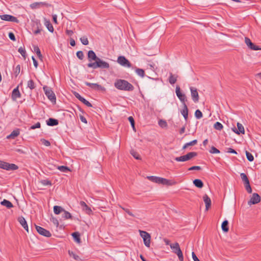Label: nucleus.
I'll return each mask as SVG.
<instances>
[{
	"instance_id": "9d476101",
	"label": "nucleus",
	"mask_w": 261,
	"mask_h": 261,
	"mask_svg": "<svg viewBox=\"0 0 261 261\" xmlns=\"http://www.w3.org/2000/svg\"><path fill=\"white\" fill-rule=\"evenodd\" d=\"M35 225V227L37 231L41 235L46 237H50L51 236V233L47 230L44 229V228L37 226L36 225Z\"/></svg>"
},
{
	"instance_id": "c03bdc74",
	"label": "nucleus",
	"mask_w": 261,
	"mask_h": 261,
	"mask_svg": "<svg viewBox=\"0 0 261 261\" xmlns=\"http://www.w3.org/2000/svg\"><path fill=\"white\" fill-rule=\"evenodd\" d=\"M170 248L173 249V252L174 253V251H176V249H178V248H180L179 244L178 243H175L173 244H170Z\"/></svg>"
},
{
	"instance_id": "c85d7f7f",
	"label": "nucleus",
	"mask_w": 261,
	"mask_h": 261,
	"mask_svg": "<svg viewBox=\"0 0 261 261\" xmlns=\"http://www.w3.org/2000/svg\"><path fill=\"white\" fill-rule=\"evenodd\" d=\"M177 75H173L171 73L169 77V82L172 85L175 84L177 81Z\"/></svg>"
},
{
	"instance_id": "603ef678",
	"label": "nucleus",
	"mask_w": 261,
	"mask_h": 261,
	"mask_svg": "<svg viewBox=\"0 0 261 261\" xmlns=\"http://www.w3.org/2000/svg\"><path fill=\"white\" fill-rule=\"evenodd\" d=\"M20 66L19 65H18L16 66V67L15 69L14 72V74H15V77H17L18 76V75L20 73Z\"/></svg>"
},
{
	"instance_id": "423d86ee",
	"label": "nucleus",
	"mask_w": 261,
	"mask_h": 261,
	"mask_svg": "<svg viewBox=\"0 0 261 261\" xmlns=\"http://www.w3.org/2000/svg\"><path fill=\"white\" fill-rule=\"evenodd\" d=\"M175 93L177 97L182 103V106H184V104H186V102L187 101L186 95L185 94L181 92L180 88L178 85L176 87Z\"/></svg>"
},
{
	"instance_id": "09e8293b",
	"label": "nucleus",
	"mask_w": 261,
	"mask_h": 261,
	"mask_svg": "<svg viewBox=\"0 0 261 261\" xmlns=\"http://www.w3.org/2000/svg\"><path fill=\"white\" fill-rule=\"evenodd\" d=\"M210 152L212 154L219 153L220 151L214 146H212L210 150Z\"/></svg>"
},
{
	"instance_id": "c9c22d12",
	"label": "nucleus",
	"mask_w": 261,
	"mask_h": 261,
	"mask_svg": "<svg viewBox=\"0 0 261 261\" xmlns=\"http://www.w3.org/2000/svg\"><path fill=\"white\" fill-rule=\"evenodd\" d=\"M136 72L139 76H141V77H143L145 76L144 70L142 69L136 68Z\"/></svg>"
},
{
	"instance_id": "2eb2a0df",
	"label": "nucleus",
	"mask_w": 261,
	"mask_h": 261,
	"mask_svg": "<svg viewBox=\"0 0 261 261\" xmlns=\"http://www.w3.org/2000/svg\"><path fill=\"white\" fill-rule=\"evenodd\" d=\"M18 88L19 86L14 89L12 91L11 97L12 99L14 100H15L17 98H20L21 97V94L19 91Z\"/></svg>"
},
{
	"instance_id": "58836bf2",
	"label": "nucleus",
	"mask_w": 261,
	"mask_h": 261,
	"mask_svg": "<svg viewBox=\"0 0 261 261\" xmlns=\"http://www.w3.org/2000/svg\"><path fill=\"white\" fill-rule=\"evenodd\" d=\"M130 154L136 159H137V160H141V157H140L139 154L137 152L135 151L134 150H132L130 151Z\"/></svg>"
},
{
	"instance_id": "0e129e2a",
	"label": "nucleus",
	"mask_w": 261,
	"mask_h": 261,
	"mask_svg": "<svg viewBox=\"0 0 261 261\" xmlns=\"http://www.w3.org/2000/svg\"><path fill=\"white\" fill-rule=\"evenodd\" d=\"M73 94L74 96L76 98H77L80 101L83 98V97L81 96V95L76 92H74Z\"/></svg>"
},
{
	"instance_id": "f3484780",
	"label": "nucleus",
	"mask_w": 261,
	"mask_h": 261,
	"mask_svg": "<svg viewBox=\"0 0 261 261\" xmlns=\"http://www.w3.org/2000/svg\"><path fill=\"white\" fill-rule=\"evenodd\" d=\"M18 222L21 225V226L23 227V228L29 233V227L28 226L27 222L24 219V218L22 216H21L18 218Z\"/></svg>"
},
{
	"instance_id": "8fccbe9b",
	"label": "nucleus",
	"mask_w": 261,
	"mask_h": 261,
	"mask_svg": "<svg viewBox=\"0 0 261 261\" xmlns=\"http://www.w3.org/2000/svg\"><path fill=\"white\" fill-rule=\"evenodd\" d=\"M80 101L88 107H92V104L84 97Z\"/></svg>"
},
{
	"instance_id": "a18cd8bd",
	"label": "nucleus",
	"mask_w": 261,
	"mask_h": 261,
	"mask_svg": "<svg viewBox=\"0 0 261 261\" xmlns=\"http://www.w3.org/2000/svg\"><path fill=\"white\" fill-rule=\"evenodd\" d=\"M40 182L43 186H51V182L48 179H43L40 181Z\"/></svg>"
},
{
	"instance_id": "ea45409f",
	"label": "nucleus",
	"mask_w": 261,
	"mask_h": 261,
	"mask_svg": "<svg viewBox=\"0 0 261 261\" xmlns=\"http://www.w3.org/2000/svg\"><path fill=\"white\" fill-rule=\"evenodd\" d=\"M246 155L247 160L249 162H253L254 160V157L253 155L248 151H246Z\"/></svg>"
},
{
	"instance_id": "864d4df0",
	"label": "nucleus",
	"mask_w": 261,
	"mask_h": 261,
	"mask_svg": "<svg viewBox=\"0 0 261 261\" xmlns=\"http://www.w3.org/2000/svg\"><path fill=\"white\" fill-rule=\"evenodd\" d=\"M8 163L0 160V168L6 170Z\"/></svg>"
},
{
	"instance_id": "a878e982",
	"label": "nucleus",
	"mask_w": 261,
	"mask_h": 261,
	"mask_svg": "<svg viewBox=\"0 0 261 261\" xmlns=\"http://www.w3.org/2000/svg\"><path fill=\"white\" fill-rule=\"evenodd\" d=\"M221 228L224 232H227L229 230L228 221L226 220H224L221 225Z\"/></svg>"
},
{
	"instance_id": "e2e57ef3",
	"label": "nucleus",
	"mask_w": 261,
	"mask_h": 261,
	"mask_svg": "<svg viewBox=\"0 0 261 261\" xmlns=\"http://www.w3.org/2000/svg\"><path fill=\"white\" fill-rule=\"evenodd\" d=\"M176 249V251H174V253L176 254L178 256L182 255V252L180 248H178Z\"/></svg>"
},
{
	"instance_id": "bf43d9fd",
	"label": "nucleus",
	"mask_w": 261,
	"mask_h": 261,
	"mask_svg": "<svg viewBox=\"0 0 261 261\" xmlns=\"http://www.w3.org/2000/svg\"><path fill=\"white\" fill-rule=\"evenodd\" d=\"M201 169V167L200 166H192L190 168H189L188 169V170L189 171H191V170H200Z\"/></svg>"
},
{
	"instance_id": "9b49d317",
	"label": "nucleus",
	"mask_w": 261,
	"mask_h": 261,
	"mask_svg": "<svg viewBox=\"0 0 261 261\" xmlns=\"http://www.w3.org/2000/svg\"><path fill=\"white\" fill-rule=\"evenodd\" d=\"M0 18L2 20L11 22H14L16 23H19V20L18 19L12 15L9 14H4L0 15Z\"/></svg>"
},
{
	"instance_id": "1a4fd4ad",
	"label": "nucleus",
	"mask_w": 261,
	"mask_h": 261,
	"mask_svg": "<svg viewBox=\"0 0 261 261\" xmlns=\"http://www.w3.org/2000/svg\"><path fill=\"white\" fill-rule=\"evenodd\" d=\"M190 89L193 101L195 103L198 102L199 99V96L197 91V89L193 87H190Z\"/></svg>"
},
{
	"instance_id": "a19ab883",
	"label": "nucleus",
	"mask_w": 261,
	"mask_h": 261,
	"mask_svg": "<svg viewBox=\"0 0 261 261\" xmlns=\"http://www.w3.org/2000/svg\"><path fill=\"white\" fill-rule=\"evenodd\" d=\"M27 86L30 89L33 90L35 88V83L32 80H30L28 82Z\"/></svg>"
},
{
	"instance_id": "20e7f679",
	"label": "nucleus",
	"mask_w": 261,
	"mask_h": 261,
	"mask_svg": "<svg viewBox=\"0 0 261 261\" xmlns=\"http://www.w3.org/2000/svg\"><path fill=\"white\" fill-rule=\"evenodd\" d=\"M197 155L196 152H190L186 155H182L179 157H176L175 160L177 162H186L190 160L193 158Z\"/></svg>"
},
{
	"instance_id": "ddd939ff",
	"label": "nucleus",
	"mask_w": 261,
	"mask_h": 261,
	"mask_svg": "<svg viewBox=\"0 0 261 261\" xmlns=\"http://www.w3.org/2000/svg\"><path fill=\"white\" fill-rule=\"evenodd\" d=\"M245 42L246 44V45L248 46V47L253 50H258L260 49L261 48L259 47L258 46L254 45L251 41V40L248 38L245 37Z\"/></svg>"
},
{
	"instance_id": "393cba45",
	"label": "nucleus",
	"mask_w": 261,
	"mask_h": 261,
	"mask_svg": "<svg viewBox=\"0 0 261 261\" xmlns=\"http://www.w3.org/2000/svg\"><path fill=\"white\" fill-rule=\"evenodd\" d=\"M193 184L195 187L198 188H202L204 185L203 182L201 179H195L193 181Z\"/></svg>"
},
{
	"instance_id": "69168bd1",
	"label": "nucleus",
	"mask_w": 261,
	"mask_h": 261,
	"mask_svg": "<svg viewBox=\"0 0 261 261\" xmlns=\"http://www.w3.org/2000/svg\"><path fill=\"white\" fill-rule=\"evenodd\" d=\"M34 51L36 53L37 55L41 54L40 50L38 46H34Z\"/></svg>"
},
{
	"instance_id": "bb28decb",
	"label": "nucleus",
	"mask_w": 261,
	"mask_h": 261,
	"mask_svg": "<svg viewBox=\"0 0 261 261\" xmlns=\"http://www.w3.org/2000/svg\"><path fill=\"white\" fill-rule=\"evenodd\" d=\"M147 178L150 180V181L157 183L160 184V182L161 181V178L160 177L155 176H147Z\"/></svg>"
},
{
	"instance_id": "37998d69",
	"label": "nucleus",
	"mask_w": 261,
	"mask_h": 261,
	"mask_svg": "<svg viewBox=\"0 0 261 261\" xmlns=\"http://www.w3.org/2000/svg\"><path fill=\"white\" fill-rule=\"evenodd\" d=\"M80 40L83 45H87L89 44V41L86 36H83L80 38Z\"/></svg>"
},
{
	"instance_id": "de8ad7c7",
	"label": "nucleus",
	"mask_w": 261,
	"mask_h": 261,
	"mask_svg": "<svg viewBox=\"0 0 261 261\" xmlns=\"http://www.w3.org/2000/svg\"><path fill=\"white\" fill-rule=\"evenodd\" d=\"M159 125L161 127H166L167 126V122L165 121V120H160L159 121Z\"/></svg>"
},
{
	"instance_id": "aec40b11",
	"label": "nucleus",
	"mask_w": 261,
	"mask_h": 261,
	"mask_svg": "<svg viewBox=\"0 0 261 261\" xmlns=\"http://www.w3.org/2000/svg\"><path fill=\"white\" fill-rule=\"evenodd\" d=\"M46 124L48 126H54L59 124V121L56 119L49 118L46 120Z\"/></svg>"
},
{
	"instance_id": "6e6d98bb",
	"label": "nucleus",
	"mask_w": 261,
	"mask_h": 261,
	"mask_svg": "<svg viewBox=\"0 0 261 261\" xmlns=\"http://www.w3.org/2000/svg\"><path fill=\"white\" fill-rule=\"evenodd\" d=\"M41 127V124L40 122H38L37 123H36L34 125H32L30 128V129H35L36 128H39Z\"/></svg>"
},
{
	"instance_id": "dca6fc26",
	"label": "nucleus",
	"mask_w": 261,
	"mask_h": 261,
	"mask_svg": "<svg viewBox=\"0 0 261 261\" xmlns=\"http://www.w3.org/2000/svg\"><path fill=\"white\" fill-rule=\"evenodd\" d=\"M237 127H238V128H236L234 127L232 129L233 131L235 133H236L238 135H239L241 133L244 134L245 130H244V126H243V125L242 124L238 122L237 123Z\"/></svg>"
},
{
	"instance_id": "412c9836",
	"label": "nucleus",
	"mask_w": 261,
	"mask_h": 261,
	"mask_svg": "<svg viewBox=\"0 0 261 261\" xmlns=\"http://www.w3.org/2000/svg\"><path fill=\"white\" fill-rule=\"evenodd\" d=\"M20 134L19 129L17 128L13 130L11 133L7 136V138L8 139H14L16 137H17Z\"/></svg>"
},
{
	"instance_id": "4be33fe9",
	"label": "nucleus",
	"mask_w": 261,
	"mask_h": 261,
	"mask_svg": "<svg viewBox=\"0 0 261 261\" xmlns=\"http://www.w3.org/2000/svg\"><path fill=\"white\" fill-rule=\"evenodd\" d=\"M80 204L83 208V210L85 211L86 213L90 214L92 213V210L90 207H89L84 201H81Z\"/></svg>"
},
{
	"instance_id": "b1692460",
	"label": "nucleus",
	"mask_w": 261,
	"mask_h": 261,
	"mask_svg": "<svg viewBox=\"0 0 261 261\" xmlns=\"http://www.w3.org/2000/svg\"><path fill=\"white\" fill-rule=\"evenodd\" d=\"M1 204L8 208H10L13 207V205L12 202L6 199H4L1 201Z\"/></svg>"
},
{
	"instance_id": "a211bd4d",
	"label": "nucleus",
	"mask_w": 261,
	"mask_h": 261,
	"mask_svg": "<svg viewBox=\"0 0 261 261\" xmlns=\"http://www.w3.org/2000/svg\"><path fill=\"white\" fill-rule=\"evenodd\" d=\"M203 201L205 204V209L207 211L211 206V200L207 195L205 194L203 197Z\"/></svg>"
},
{
	"instance_id": "79ce46f5",
	"label": "nucleus",
	"mask_w": 261,
	"mask_h": 261,
	"mask_svg": "<svg viewBox=\"0 0 261 261\" xmlns=\"http://www.w3.org/2000/svg\"><path fill=\"white\" fill-rule=\"evenodd\" d=\"M195 116L197 119H199L203 116L202 113L199 110H196L195 112Z\"/></svg>"
},
{
	"instance_id": "f704fd0d",
	"label": "nucleus",
	"mask_w": 261,
	"mask_h": 261,
	"mask_svg": "<svg viewBox=\"0 0 261 261\" xmlns=\"http://www.w3.org/2000/svg\"><path fill=\"white\" fill-rule=\"evenodd\" d=\"M44 5V3L42 2H35L34 3H32L30 5V7L34 9L39 8L40 5Z\"/></svg>"
},
{
	"instance_id": "6ab92c4d",
	"label": "nucleus",
	"mask_w": 261,
	"mask_h": 261,
	"mask_svg": "<svg viewBox=\"0 0 261 261\" xmlns=\"http://www.w3.org/2000/svg\"><path fill=\"white\" fill-rule=\"evenodd\" d=\"M188 108L186 104H184L183 106V109L180 111L181 115L184 117L186 121H187L188 118Z\"/></svg>"
},
{
	"instance_id": "7c9ffc66",
	"label": "nucleus",
	"mask_w": 261,
	"mask_h": 261,
	"mask_svg": "<svg viewBox=\"0 0 261 261\" xmlns=\"http://www.w3.org/2000/svg\"><path fill=\"white\" fill-rule=\"evenodd\" d=\"M18 169L17 165L14 164H10L8 163L6 170H15Z\"/></svg>"
},
{
	"instance_id": "6e6552de",
	"label": "nucleus",
	"mask_w": 261,
	"mask_h": 261,
	"mask_svg": "<svg viewBox=\"0 0 261 261\" xmlns=\"http://www.w3.org/2000/svg\"><path fill=\"white\" fill-rule=\"evenodd\" d=\"M85 84L86 85L90 87L91 89L96 91H105L106 89L101 85H99L97 83H91L88 82H85Z\"/></svg>"
},
{
	"instance_id": "5701e85b",
	"label": "nucleus",
	"mask_w": 261,
	"mask_h": 261,
	"mask_svg": "<svg viewBox=\"0 0 261 261\" xmlns=\"http://www.w3.org/2000/svg\"><path fill=\"white\" fill-rule=\"evenodd\" d=\"M44 24L50 32L53 33L54 32V30L53 26L51 24L49 20H47L46 18H44Z\"/></svg>"
},
{
	"instance_id": "680f3d73",
	"label": "nucleus",
	"mask_w": 261,
	"mask_h": 261,
	"mask_svg": "<svg viewBox=\"0 0 261 261\" xmlns=\"http://www.w3.org/2000/svg\"><path fill=\"white\" fill-rule=\"evenodd\" d=\"M8 36H9V38L12 41H16V38H15V35L12 32H10L8 34Z\"/></svg>"
},
{
	"instance_id": "4c0bfd02",
	"label": "nucleus",
	"mask_w": 261,
	"mask_h": 261,
	"mask_svg": "<svg viewBox=\"0 0 261 261\" xmlns=\"http://www.w3.org/2000/svg\"><path fill=\"white\" fill-rule=\"evenodd\" d=\"M214 127L219 130H221L223 128V125L219 122H216L214 125Z\"/></svg>"
},
{
	"instance_id": "cd10ccee",
	"label": "nucleus",
	"mask_w": 261,
	"mask_h": 261,
	"mask_svg": "<svg viewBox=\"0 0 261 261\" xmlns=\"http://www.w3.org/2000/svg\"><path fill=\"white\" fill-rule=\"evenodd\" d=\"M64 211V209L60 206L55 205L54 206V212L56 215H59Z\"/></svg>"
},
{
	"instance_id": "13d9d810",
	"label": "nucleus",
	"mask_w": 261,
	"mask_h": 261,
	"mask_svg": "<svg viewBox=\"0 0 261 261\" xmlns=\"http://www.w3.org/2000/svg\"><path fill=\"white\" fill-rule=\"evenodd\" d=\"M50 221L56 226V227H58L59 226V221L56 218L52 217L50 219Z\"/></svg>"
},
{
	"instance_id": "39448f33",
	"label": "nucleus",
	"mask_w": 261,
	"mask_h": 261,
	"mask_svg": "<svg viewBox=\"0 0 261 261\" xmlns=\"http://www.w3.org/2000/svg\"><path fill=\"white\" fill-rule=\"evenodd\" d=\"M140 236L142 238L144 244L147 247H150L151 236L150 234L144 230H139Z\"/></svg>"
},
{
	"instance_id": "49530a36",
	"label": "nucleus",
	"mask_w": 261,
	"mask_h": 261,
	"mask_svg": "<svg viewBox=\"0 0 261 261\" xmlns=\"http://www.w3.org/2000/svg\"><path fill=\"white\" fill-rule=\"evenodd\" d=\"M18 52L21 55V56L25 59L26 57V51L24 48H23L22 47H20L18 48Z\"/></svg>"
},
{
	"instance_id": "473e14b6",
	"label": "nucleus",
	"mask_w": 261,
	"mask_h": 261,
	"mask_svg": "<svg viewBox=\"0 0 261 261\" xmlns=\"http://www.w3.org/2000/svg\"><path fill=\"white\" fill-rule=\"evenodd\" d=\"M57 169L62 172H67L70 171L69 168L66 166H59L57 167Z\"/></svg>"
},
{
	"instance_id": "72a5a7b5",
	"label": "nucleus",
	"mask_w": 261,
	"mask_h": 261,
	"mask_svg": "<svg viewBox=\"0 0 261 261\" xmlns=\"http://www.w3.org/2000/svg\"><path fill=\"white\" fill-rule=\"evenodd\" d=\"M63 214H62V218L68 219H72V216H71V214L69 213L68 212L65 211L64 210V211L63 212Z\"/></svg>"
},
{
	"instance_id": "052dcab7",
	"label": "nucleus",
	"mask_w": 261,
	"mask_h": 261,
	"mask_svg": "<svg viewBox=\"0 0 261 261\" xmlns=\"http://www.w3.org/2000/svg\"><path fill=\"white\" fill-rule=\"evenodd\" d=\"M120 207L124 210L126 213H127L129 216H131L132 217H134V214L129 211V209L124 208L121 206H120Z\"/></svg>"
},
{
	"instance_id": "7ed1b4c3",
	"label": "nucleus",
	"mask_w": 261,
	"mask_h": 261,
	"mask_svg": "<svg viewBox=\"0 0 261 261\" xmlns=\"http://www.w3.org/2000/svg\"><path fill=\"white\" fill-rule=\"evenodd\" d=\"M43 89L44 90L45 95L47 97V98L53 103H56V97L51 89L50 87H47V86H44L43 87Z\"/></svg>"
},
{
	"instance_id": "0eeeda50",
	"label": "nucleus",
	"mask_w": 261,
	"mask_h": 261,
	"mask_svg": "<svg viewBox=\"0 0 261 261\" xmlns=\"http://www.w3.org/2000/svg\"><path fill=\"white\" fill-rule=\"evenodd\" d=\"M117 62L123 67L130 68L132 66L130 62L124 56H121L118 57Z\"/></svg>"
},
{
	"instance_id": "3c124183",
	"label": "nucleus",
	"mask_w": 261,
	"mask_h": 261,
	"mask_svg": "<svg viewBox=\"0 0 261 261\" xmlns=\"http://www.w3.org/2000/svg\"><path fill=\"white\" fill-rule=\"evenodd\" d=\"M76 56L80 60H82L84 57L83 52L81 50L77 51L76 52Z\"/></svg>"
},
{
	"instance_id": "4d7b16f0",
	"label": "nucleus",
	"mask_w": 261,
	"mask_h": 261,
	"mask_svg": "<svg viewBox=\"0 0 261 261\" xmlns=\"http://www.w3.org/2000/svg\"><path fill=\"white\" fill-rule=\"evenodd\" d=\"M41 143L46 146H49L50 145V143L49 141L46 140L44 139H41Z\"/></svg>"
},
{
	"instance_id": "5fc2aeb1",
	"label": "nucleus",
	"mask_w": 261,
	"mask_h": 261,
	"mask_svg": "<svg viewBox=\"0 0 261 261\" xmlns=\"http://www.w3.org/2000/svg\"><path fill=\"white\" fill-rule=\"evenodd\" d=\"M245 189L248 193H252V189L250 185V182L244 185Z\"/></svg>"
},
{
	"instance_id": "f257e3e1",
	"label": "nucleus",
	"mask_w": 261,
	"mask_h": 261,
	"mask_svg": "<svg viewBox=\"0 0 261 261\" xmlns=\"http://www.w3.org/2000/svg\"><path fill=\"white\" fill-rule=\"evenodd\" d=\"M114 85L116 89L119 90L133 91L134 90V86L125 80L116 79Z\"/></svg>"
},
{
	"instance_id": "e433bc0d",
	"label": "nucleus",
	"mask_w": 261,
	"mask_h": 261,
	"mask_svg": "<svg viewBox=\"0 0 261 261\" xmlns=\"http://www.w3.org/2000/svg\"><path fill=\"white\" fill-rule=\"evenodd\" d=\"M68 254L70 257H73L75 260H80V257L77 255H76L75 253H74L73 251L69 250Z\"/></svg>"
},
{
	"instance_id": "774afa93",
	"label": "nucleus",
	"mask_w": 261,
	"mask_h": 261,
	"mask_svg": "<svg viewBox=\"0 0 261 261\" xmlns=\"http://www.w3.org/2000/svg\"><path fill=\"white\" fill-rule=\"evenodd\" d=\"M192 256L194 261H200L194 252H192Z\"/></svg>"
},
{
	"instance_id": "2f4dec72",
	"label": "nucleus",
	"mask_w": 261,
	"mask_h": 261,
	"mask_svg": "<svg viewBox=\"0 0 261 261\" xmlns=\"http://www.w3.org/2000/svg\"><path fill=\"white\" fill-rule=\"evenodd\" d=\"M241 178L242 181L244 182V185L249 183V179L246 175V174L244 173H242L240 174Z\"/></svg>"
},
{
	"instance_id": "f03ea898",
	"label": "nucleus",
	"mask_w": 261,
	"mask_h": 261,
	"mask_svg": "<svg viewBox=\"0 0 261 261\" xmlns=\"http://www.w3.org/2000/svg\"><path fill=\"white\" fill-rule=\"evenodd\" d=\"M87 66L89 68H92L93 69H96L98 68L101 69H108L110 67V65L109 63L103 61L99 58L96 62L88 63L87 64Z\"/></svg>"
},
{
	"instance_id": "4468645a",
	"label": "nucleus",
	"mask_w": 261,
	"mask_h": 261,
	"mask_svg": "<svg viewBox=\"0 0 261 261\" xmlns=\"http://www.w3.org/2000/svg\"><path fill=\"white\" fill-rule=\"evenodd\" d=\"M98 57H97L96 54L93 50H90L88 52V60L90 63H92V61L96 62L98 59Z\"/></svg>"
},
{
	"instance_id": "338daca9",
	"label": "nucleus",
	"mask_w": 261,
	"mask_h": 261,
	"mask_svg": "<svg viewBox=\"0 0 261 261\" xmlns=\"http://www.w3.org/2000/svg\"><path fill=\"white\" fill-rule=\"evenodd\" d=\"M168 182V179L164 178H161V181L160 182V184H162L163 185H165V184H167Z\"/></svg>"
},
{
	"instance_id": "f8f14e48",
	"label": "nucleus",
	"mask_w": 261,
	"mask_h": 261,
	"mask_svg": "<svg viewBox=\"0 0 261 261\" xmlns=\"http://www.w3.org/2000/svg\"><path fill=\"white\" fill-rule=\"evenodd\" d=\"M260 201V196L256 193L252 194L250 200L248 202V204L250 205L252 204H255L259 203Z\"/></svg>"
},
{
	"instance_id": "c756f323",
	"label": "nucleus",
	"mask_w": 261,
	"mask_h": 261,
	"mask_svg": "<svg viewBox=\"0 0 261 261\" xmlns=\"http://www.w3.org/2000/svg\"><path fill=\"white\" fill-rule=\"evenodd\" d=\"M71 235L73 237L74 240L76 242L78 243L81 242L80 234L79 232H74L72 233Z\"/></svg>"
}]
</instances>
